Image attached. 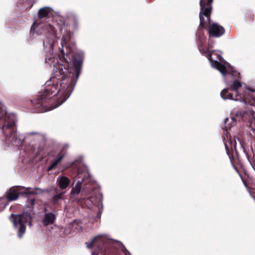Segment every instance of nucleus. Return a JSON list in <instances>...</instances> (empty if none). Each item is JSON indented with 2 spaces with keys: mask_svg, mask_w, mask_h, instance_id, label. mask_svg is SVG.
I'll list each match as a JSON object with an SVG mask.
<instances>
[{
  "mask_svg": "<svg viewBox=\"0 0 255 255\" xmlns=\"http://www.w3.org/2000/svg\"><path fill=\"white\" fill-rule=\"evenodd\" d=\"M59 61L54 66L49 80L45 84L38 97L31 101L34 112L46 111V104L49 99L58 96L56 107L63 104L70 96L81 72L84 55L80 53L69 52L65 55L63 50L59 56Z\"/></svg>",
  "mask_w": 255,
  "mask_h": 255,
  "instance_id": "f257e3e1",
  "label": "nucleus"
},
{
  "mask_svg": "<svg viewBox=\"0 0 255 255\" xmlns=\"http://www.w3.org/2000/svg\"><path fill=\"white\" fill-rule=\"evenodd\" d=\"M213 0H200V11L199 13L200 24L198 29L200 32V28L207 30L208 35L209 46L212 47L210 41L213 38H218L225 33V29L222 25L211 21V14L212 10Z\"/></svg>",
  "mask_w": 255,
  "mask_h": 255,
  "instance_id": "f03ea898",
  "label": "nucleus"
},
{
  "mask_svg": "<svg viewBox=\"0 0 255 255\" xmlns=\"http://www.w3.org/2000/svg\"><path fill=\"white\" fill-rule=\"evenodd\" d=\"M32 216L30 213L23 212L19 214H12L10 217V220L13 223L14 228L17 230V235L18 238H21L25 234L26 225L30 226L32 225Z\"/></svg>",
  "mask_w": 255,
  "mask_h": 255,
  "instance_id": "7ed1b4c3",
  "label": "nucleus"
},
{
  "mask_svg": "<svg viewBox=\"0 0 255 255\" xmlns=\"http://www.w3.org/2000/svg\"><path fill=\"white\" fill-rule=\"evenodd\" d=\"M77 176L78 178H81V180H78L75 187L72 188L71 195H78L81 190L83 195L90 194L92 190L90 184L92 179L90 173L87 171H79Z\"/></svg>",
  "mask_w": 255,
  "mask_h": 255,
  "instance_id": "20e7f679",
  "label": "nucleus"
},
{
  "mask_svg": "<svg viewBox=\"0 0 255 255\" xmlns=\"http://www.w3.org/2000/svg\"><path fill=\"white\" fill-rule=\"evenodd\" d=\"M86 244L87 248H93L92 255H117V250L115 248L108 249V244L101 238L95 237Z\"/></svg>",
  "mask_w": 255,
  "mask_h": 255,
  "instance_id": "39448f33",
  "label": "nucleus"
},
{
  "mask_svg": "<svg viewBox=\"0 0 255 255\" xmlns=\"http://www.w3.org/2000/svg\"><path fill=\"white\" fill-rule=\"evenodd\" d=\"M255 90L248 88L245 90L243 95H233L229 92L228 89H224L221 92V96L223 99H230L235 101H243L246 105L255 106V97L253 96V92Z\"/></svg>",
  "mask_w": 255,
  "mask_h": 255,
  "instance_id": "423d86ee",
  "label": "nucleus"
},
{
  "mask_svg": "<svg viewBox=\"0 0 255 255\" xmlns=\"http://www.w3.org/2000/svg\"><path fill=\"white\" fill-rule=\"evenodd\" d=\"M6 135V139L14 145L18 146L21 143V139L17 135L14 122H6L2 128Z\"/></svg>",
  "mask_w": 255,
  "mask_h": 255,
  "instance_id": "0eeeda50",
  "label": "nucleus"
},
{
  "mask_svg": "<svg viewBox=\"0 0 255 255\" xmlns=\"http://www.w3.org/2000/svg\"><path fill=\"white\" fill-rule=\"evenodd\" d=\"M229 142L231 145V151L230 150L228 145L225 144L226 152L229 157L231 162L232 163L234 169L238 173H239V170L236 165H239L242 167V163L240 159L239 153L236 150V145H234L235 150V151H234L232 147L233 142L231 140Z\"/></svg>",
  "mask_w": 255,
  "mask_h": 255,
  "instance_id": "6e6552de",
  "label": "nucleus"
},
{
  "mask_svg": "<svg viewBox=\"0 0 255 255\" xmlns=\"http://www.w3.org/2000/svg\"><path fill=\"white\" fill-rule=\"evenodd\" d=\"M23 186H17L11 187L5 193L6 199L9 201H14L18 199L20 194H22Z\"/></svg>",
  "mask_w": 255,
  "mask_h": 255,
  "instance_id": "1a4fd4ad",
  "label": "nucleus"
},
{
  "mask_svg": "<svg viewBox=\"0 0 255 255\" xmlns=\"http://www.w3.org/2000/svg\"><path fill=\"white\" fill-rule=\"evenodd\" d=\"M68 148V146L65 145L63 146V148L59 152L57 156V158L56 159L53 160L51 165L48 167V171H51L56 168L57 164L62 160L64 157L65 156L66 153V150Z\"/></svg>",
  "mask_w": 255,
  "mask_h": 255,
  "instance_id": "9d476101",
  "label": "nucleus"
},
{
  "mask_svg": "<svg viewBox=\"0 0 255 255\" xmlns=\"http://www.w3.org/2000/svg\"><path fill=\"white\" fill-rule=\"evenodd\" d=\"M244 116H248L249 120V127L255 131V112L253 109H248L244 112Z\"/></svg>",
  "mask_w": 255,
  "mask_h": 255,
  "instance_id": "9b49d317",
  "label": "nucleus"
},
{
  "mask_svg": "<svg viewBox=\"0 0 255 255\" xmlns=\"http://www.w3.org/2000/svg\"><path fill=\"white\" fill-rule=\"evenodd\" d=\"M44 192V190L39 188H30V187H24L23 186V189L22 190V195H37L40 193H42Z\"/></svg>",
  "mask_w": 255,
  "mask_h": 255,
  "instance_id": "f8f14e48",
  "label": "nucleus"
},
{
  "mask_svg": "<svg viewBox=\"0 0 255 255\" xmlns=\"http://www.w3.org/2000/svg\"><path fill=\"white\" fill-rule=\"evenodd\" d=\"M56 216L52 213H46L42 220V224L44 226H47L54 223Z\"/></svg>",
  "mask_w": 255,
  "mask_h": 255,
  "instance_id": "ddd939ff",
  "label": "nucleus"
},
{
  "mask_svg": "<svg viewBox=\"0 0 255 255\" xmlns=\"http://www.w3.org/2000/svg\"><path fill=\"white\" fill-rule=\"evenodd\" d=\"M58 185L59 188L62 189L67 188L70 183V180L67 177L59 176L57 178Z\"/></svg>",
  "mask_w": 255,
  "mask_h": 255,
  "instance_id": "4468645a",
  "label": "nucleus"
},
{
  "mask_svg": "<svg viewBox=\"0 0 255 255\" xmlns=\"http://www.w3.org/2000/svg\"><path fill=\"white\" fill-rule=\"evenodd\" d=\"M212 65L219 70L223 75L227 74L228 72L226 66L221 64L220 62L217 60L212 59V61H210Z\"/></svg>",
  "mask_w": 255,
  "mask_h": 255,
  "instance_id": "2eb2a0df",
  "label": "nucleus"
},
{
  "mask_svg": "<svg viewBox=\"0 0 255 255\" xmlns=\"http://www.w3.org/2000/svg\"><path fill=\"white\" fill-rule=\"evenodd\" d=\"M242 87L241 82L237 79L234 80L233 83L230 87V90L235 93V96L241 95L239 94L238 89ZM243 95V94L241 95Z\"/></svg>",
  "mask_w": 255,
  "mask_h": 255,
  "instance_id": "dca6fc26",
  "label": "nucleus"
},
{
  "mask_svg": "<svg viewBox=\"0 0 255 255\" xmlns=\"http://www.w3.org/2000/svg\"><path fill=\"white\" fill-rule=\"evenodd\" d=\"M50 12L49 8L47 7H43L39 9L38 12V16L39 19H41L48 16Z\"/></svg>",
  "mask_w": 255,
  "mask_h": 255,
  "instance_id": "f3484780",
  "label": "nucleus"
},
{
  "mask_svg": "<svg viewBox=\"0 0 255 255\" xmlns=\"http://www.w3.org/2000/svg\"><path fill=\"white\" fill-rule=\"evenodd\" d=\"M199 50L203 55L207 57L210 61H212L213 59L212 57V53L210 51L204 48L202 46L199 47Z\"/></svg>",
  "mask_w": 255,
  "mask_h": 255,
  "instance_id": "a211bd4d",
  "label": "nucleus"
},
{
  "mask_svg": "<svg viewBox=\"0 0 255 255\" xmlns=\"http://www.w3.org/2000/svg\"><path fill=\"white\" fill-rule=\"evenodd\" d=\"M73 34V32H71L70 30L67 32L66 33L63 34L61 41L62 44L63 45L64 43H66L67 42L70 40Z\"/></svg>",
  "mask_w": 255,
  "mask_h": 255,
  "instance_id": "6ab92c4d",
  "label": "nucleus"
},
{
  "mask_svg": "<svg viewBox=\"0 0 255 255\" xmlns=\"http://www.w3.org/2000/svg\"><path fill=\"white\" fill-rule=\"evenodd\" d=\"M45 27L46 29L48 30L49 33H50L51 38H54L56 35V31L54 26L50 24H47L45 25Z\"/></svg>",
  "mask_w": 255,
  "mask_h": 255,
  "instance_id": "aec40b11",
  "label": "nucleus"
},
{
  "mask_svg": "<svg viewBox=\"0 0 255 255\" xmlns=\"http://www.w3.org/2000/svg\"><path fill=\"white\" fill-rule=\"evenodd\" d=\"M64 192H61L57 194L54 196L52 198V202L54 204H57L58 203L59 201L62 199V197L64 195Z\"/></svg>",
  "mask_w": 255,
  "mask_h": 255,
  "instance_id": "412c9836",
  "label": "nucleus"
},
{
  "mask_svg": "<svg viewBox=\"0 0 255 255\" xmlns=\"http://www.w3.org/2000/svg\"><path fill=\"white\" fill-rule=\"evenodd\" d=\"M35 202V200L34 198H28L26 203L27 205L29 208H33V206L34 205Z\"/></svg>",
  "mask_w": 255,
  "mask_h": 255,
  "instance_id": "4be33fe9",
  "label": "nucleus"
},
{
  "mask_svg": "<svg viewBox=\"0 0 255 255\" xmlns=\"http://www.w3.org/2000/svg\"><path fill=\"white\" fill-rule=\"evenodd\" d=\"M247 17L248 18H249L250 20H251V21L253 20L254 15L253 14H252L251 13H250V12L248 13L247 14Z\"/></svg>",
  "mask_w": 255,
  "mask_h": 255,
  "instance_id": "5701e85b",
  "label": "nucleus"
},
{
  "mask_svg": "<svg viewBox=\"0 0 255 255\" xmlns=\"http://www.w3.org/2000/svg\"><path fill=\"white\" fill-rule=\"evenodd\" d=\"M232 75H235V76H238V77H239L240 76V73H239L238 72H237L236 71H232Z\"/></svg>",
  "mask_w": 255,
  "mask_h": 255,
  "instance_id": "b1692460",
  "label": "nucleus"
},
{
  "mask_svg": "<svg viewBox=\"0 0 255 255\" xmlns=\"http://www.w3.org/2000/svg\"><path fill=\"white\" fill-rule=\"evenodd\" d=\"M25 1L28 2V3H30V4L29 5V6L28 7H27L26 8H28V9L31 8L33 6L34 2H31V1L30 0H25Z\"/></svg>",
  "mask_w": 255,
  "mask_h": 255,
  "instance_id": "393cba45",
  "label": "nucleus"
},
{
  "mask_svg": "<svg viewBox=\"0 0 255 255\" xmlns=\"http://www.w3.org/2000/svg\"><path fill=\"white\" fill-rule=\"evenodd\" d=\"M123 252L125 253V255H130L129 252L126 249L125 247L123 249Z\"/></svg>",
  "mask_w": 255,
  "mask_h": 255,
  "instance_id": "a878e982",
  "label": "nucleus"
},
{
  "mask_svg": "<svg viewBox=\"0 0 255 255\" xmlns=\"http://www.w3.org/2000/svg\"><path fill=\"white\" fill-rule=\"evenodd\" d=\"M214 55H216L217 59L219 60V61H221L223 59L221 55L218 54H215Z\"/></svg>",
  "mask_w": 255,
  "mask_h": 255,
  "instance_id": "bb28decb",
  "label": "nucleus"
},
{
  "mask_svg": "<svg viewBox=\"0 0 255 255\" xmlns=\"http://www.w3.org/2000/svg\"><path fill=\"white\" fill-rule=\"evenodd\" d=\"M240 174V176H241V178H242V181H243V183H244V185H245L246 187H248V185H247V183H246V181L243 179V178H242V176L241 174Z\"/></svg>",
  "mask_w": 255,
  "mask_h": 255,
  "instance_id": "cd10ccee",
  "label": "nucleus"
},
{
  "mask_svg": "<svg viewBox=\"0 0 255 255\" xmlns=\"http://www.w3.org/2000/svg\"><path fill=\"white\" fill-rule=\"evenodd\" d=\"M74 23H75L74 28L76 29L77 27V20L76 19H75V20H74Z\"/></svg>",
  "mask_w": 255,
  "mask_h": 255,
  "instance_id": "c85d7f7f",
  "label": "nucleus"
},
{
  "mask_svg": "<svg viewBox=\"0 0 255 255\" xmlns=\"http://www.w3.org/2000/svg\"><path fill=\"white\" fill-rule=\"evenodd\" d=\"M92 199H93V198H92V197H91L90 199H87L86 201V202L87 203H88V202H90H90H92Z\"/></svg>",
  "mask_w": 255,
  "mask_h": 255,
  "instance_id": "c756f323",
  "label": "nucleus"
},
{
  "mask_svg": "<svg viewBox=\"0 0 255 255\" xmlns=\"http://www.w3.org/2000/svg\"><path fill=\"white\" fill-rule=\"evenodd\" d=\"M53 44V39H51L49 41V45L50 46H52Z\"/></svg>",
  "mask_w": 255,
  "mask_h": 255,
  "instance_id": "7c9ffc66",
  "label": "nucleus"
},
{
  "mask_svg": "<svg viewBox=\"0 0 255 255\" xmlns=\"http://www.w3.org/2000/svg\"><path fill=\"white\" fill-rule=\"evenodd\" d=\"M229 121V119L228 118H226L225 121V124L226 125Z\"/></svg>",
  "mask_w": 255,
  "mask_h": 255,
  "instance_id": "2f4dec72",
  "label": "nucleus"
},
{
  "mask_svg": "<svg viewBox=\"0 0 255 255\" xmlns=\"http://www.w3.org/2000/svg\"><path fill=\"white\" fill-rule=\"evenodd\" d=\"M35 23V22H34V23H33V24L32 26H31V30H32V29L33 27L34 26V25Z\"/></svg>",
  "mask_w": 255,
  "mask_h": 255,
  "instance_id": "473e14b6",
  "label": "nucleus"
},
{
  "mask_svg": "<svg viewBox=\"0 0 255 255\" xmlns=\"http://www.w3.org/2000/svg\"><path fill=\"white\" fill-rule=\"evenodd\" d=\"M253 167L254 168V169L255 170V163L253 165Z\"/></svg>",
  "mask_w": 255,
  "mask_h": 255,
  "instance_id": "72a5a7b5",
  "label": "nucleus"
},
{
  "mask_svg": "<svg viewBox=\"0 0 255 255\" xmlns=\"http://www.w3.org/2000/svg\"><path fill=\"white\" fill-rule=\"evenodd\" d=\"M246 154H247V157H248V159H249V157L248 153H247L246 152Z\"/></svg>",
  "mask_w": 255,
  "mask_h": 255,
  "instance_id": "f704fd0d",
  "label": "nucleus"
},
{
  "mask_svg": "<svg viewBox=\"0 0 255 255\" xmlns=\"http://www.w3.org/2000/svg\"><path fill=\"white\" fill-rule=\"evenodd\" d=\"M45 61H46V63H47V62H48L47 58H46V59H45Z\"/></svg>",
  "mask_w": 255,
  "mask_h": 255,
  "instance_id": "c9c22d12",
  "label": "nucleus"
}]
</instances>
